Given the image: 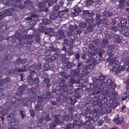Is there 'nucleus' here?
Wrapping results in <instances>:
<instances>
[{
    "label": "nucleus",
    "mask_w": 129,
    "mask_h": 129,
    "mask_svg": "<svg viewBox=\"0 0 129 129\" xmlns=\"http://www.w3.org/2000/svg\"><path fill=\"white\" fill-rule=\"evenodd\" d=\"M74 80L73 78L70 79L69 81L64 85L63 83H59V86L56 88V91L54 92L55 93H57L63 98H66L68 95L72 94L73 91L70 88L72 86Z\"/></svg>",
    "instance_id": "1"
},
{
    "label": "nucleus",
    "mask_w": 129,
    "mask_h": 129,
    "mask_svg": "<svg viewBox=\"0 0 129 129\" xmlns=\"http://www.w3.org/2000/svg\"><path fill=\"white\" fill-rule=\"evenodd\" d=\"M106 75L103 74L101 73L98 77V84H99L101 86L102 89L104 87L103 85L105 79L106 78Z\"/></svg>",
    "instance_id": "2"
},
{
    "label": "nucleus",
    "mask_w": 129,
    "mask_h": 129,
    "mask_svg": "<svg viewBox=\"0 0 129 129\" xmlns=\"http://www.w3.org/2000/svg\"><path fill=\"white\" fill-rule=\"evenodd\" d=\"M73 40L71 38H69L68 40L65 39L64 40V43L67 45L69 48L72 49L73 47Z\"/></svg>",
    "instance_id": "3"
},
{
    "label": "nucleus",
    "mask_w": 129,
    "mask_h": 129,
    "mask_svg": "<svg viewBox=\"0 0 129 129\" xmlns=\"http://www.w3.org/2000/svg\"><path fill=\"white\" fill-rule=\"evenodd\" d=\"M38 6L40 11L45 12H48V8L46 7V5L45 4H44L42 2H39L38 3Z\"/></svg>",
    "instance_id": "4"
},
{
    "label": "nucleus",
    "mask_w": 129,
    "mask_h": 129,
    "mask_svg": "<svg viewBox=\"0 0 129 129\" xmlns=\"http://www.w3.org/2000/svg\"><path fill=\"white\" fill-rule=\"evenodd\" d=\"M41 52L43 54V55L45 56V59L46 61H51V55L50 51L47 50H42Z\"/></svg>",
    "instance_id": "5"
},
{
    "label": "nucleus",
    "mask_w": 129,
    "mask_h": 129,
    "mask_svg": "<svg viewBox=\"0 0 129 129\" xmlns=\"http://www.w3.org/2000/svg\"><path fill=\"white\" fill-rule=\"evenodd\" d=\"M92 105L93 106H97L98 105L100 107H101L103 106L101 99L100 98L97 99H93L92 102Z\"/></svg>",
    "instance_id": "6"
},
{
    "label": "nucleus",
    "mask_w": 129,
    "mask_h": 129,
    "mask_svg": "<svg viewBox=\"0 0 129 129\" xmlns=\"http://www.w3.org/2000/svg\"><path fill=\"white\" fill-rule=\"evenodd\" d=\"M117 93L115 90L110 92L109 96V100L112 101H115L117 99Z\"/></svg>",
    "instance_id": "7"
},
{
    "label": "nucleus",
    "mask_w": 129,
    "mask_h": 129,
    "mask_svg": "<svg viewBox=\"0 0 129 129\" xmlns=\"http://www.w3.org/2000/svg\"><path fill=\"white\" fill-rule=\"evenodd\" d=\"M74 12L72 13V14L74 16L78 15L82 11V10L80 9V8L78 6H76L74 8Z\"/></svg>",
    "instance_id": "8"
},
{
    "label": "nucleus",
    "mask_w": 129,
    "mask_h": 129,
    "mask_svg": "<svg viewBox=\"0 0 129 129\" xmlns=\"http://www.w3.org/2000/svg\"><path fill=\"white\" fill-rule=\"evenodd\" d=\"M122 66L120 65L118 66V67H117L116 66H113L111 70L113 72H115V73L117 74L121 71H123L124 70V69L122 68Z\"/></svg>",
    "instance_id": "9"
},
{
    "label": "nucleus",
    "mask_w": 129,
    "mask_h": 129,
    "mask_svg": "<svg viewBox=\"0 0 129 129\" xmlns=\"http://www.w3.org/2000/svg\"><path fill=\"white\" fill-rule=\"evenodd\" d=\"M117 117L113 120L114 122L117 125H120L123 122L124 119L123 117H119V115L117 114Z\"/></svg>",
    "instance_id": "10"
},
{
    "label": "nucleus",
    "mask_w": 129,
    "mask_h": 129,
    "mask_svg": "<svg viewBox=\"0 0 129 129\" xmlns=\"http://www.w3.org/2000/svg\"><path fill=\"white\" fill-rule=\"evenodd\" d=\"M100 93L99 91H97L96 93H95L96 94L93 93H91L90 94V97L91 98L93 99L100 98L101 97V95L102 94L101 93Z\"/></svg>",
    "instance_id": "11"
},
{
    "label": "nucleus",
    "mask_w": 129,
    "mask_h": 129,
    "mask_svg": "<svg viewBox=\"0 0 129 129\" xmlns=\"http://www.w3.org/2000/svg\"><path fill=\"white\" fill-rule=\"evenodd\" d=\"M106 83L108 86H111V88L112 89H115L116 87V85L113 84V82L111 80H108L107 81Z\"/></svg>",
    "instance_id": "12"
},
{
    "label": "nucleus",
    "mask_w": 129,
    "mask_h": 129,
    "mask_svg": "<svg viewBox=\"0 0 129 129\" xmlns=\"http://www.w3.org/2000/svg\"><path fill=\"white\" fill-rule=\"evenodd\" d=\"M26 62V59H22L21 58H18L16 59L15 61V64L17 65L20 64H24Z\"/></svg>",
    "instance_id": "13"
},
{
    "label": "nucleus",
    "mask_w": 129,
    "mask_h": 129,
    "mask_svg": "<svg viewBox=\"0 0 129 129\" xmlns=\"http://www.w3.org/2000/svg\"><path fill=\"white\" fill-rule=\"evenodd\" d=\"M74 126V124L71 123L66 124V125L63 124L61 126V129H68L70 128L72 129Z\"/></svg>",
    "instance_id": "14"
},
{
    "label": "nucleus",
    "mask_w": 129,
    "mask_h": 129,
    "mask_svg": "<svg viewBox=\"0 0 129 129\" xmlns=\"http://www.w3.org/2000/svg\"><path fill=\"white\" fill-rule=\"evenodd\" d=\"M56 36L58 39H62L63 38H64L65 35L64 34L63 31L61 30H60L58 31Z\"/></svg>",
    "instance_id": "15"
},
{
    "label": "nucleus",
    "mask_w": 129,
    "mask_h": 129,
    "mask_svg": "<svg viewBox=\"0 0 129 129\" xmlns=\"http://www.w3.org/2000/svg\"><path fill=\"white\" fill-rule=\"evenodd\" d=\"M101 17V14L99 13H97L96 14V22L97 24H100L102 22V20L100 18Z\"/></svg>",
    "instance_id": "16"
},
{
    "label": "nucleus",
    "mask_w": 129,
    "mask_h": 129,
    "mask_svg": "<svg viewBox=\"0 0 129 129\" xmlns=\"http://www.w3.org/2000/svg\"><path fill=\"white\" fill-rule=\"evenodd\" d=\"M93 83H95L96 85V87L99 89H102L101 87L100 86V85L98 84V79L96 77L94 78L93 79Z\"/></svg>",
    "instance_id": "17"
},
{
    "label": "nucleus",
    "mask_w": 129,
    "mask_h": 129,
    "mask_svg": "<svg viewBox=\"0 0 129 129\" xmlns=\"http://www.w3.org/2000/svg\"><path fill=\"white\" fill-rule=\"evenodd\" d=\"M117 58L115 57L113 58L108 57L106 59V61L107 62L109 61V64L110 65H113L114 62H115V60Z\"/></svg>",
    "instance_id": "18"
},
{
    "label": "nucleus",
    "mask_w": 129,
    "mask_h": 129,
    "mask_svg": "<svg viewBox=\"0 0 129 129\" xmlns=\"http://www.w3.org/2000/svg\"><path fill=\"white\" fill-rule=\"evenodd\" d=\"M12 10L13 8H9L6 9L4 10L3 11V14H5V16L9 15V14L13 12Z\"/></svg>",
    "instance_id": "19"
},
{
    "label": "nucleus",
    "mask_w": 129,
    "mask_h": 129,
    "mask_svg": "<svg viewBox=\"0 0 129 129\" xmlns=\"http://www.w3.org/2000/svg\"><path fill=\"white\" fill-rule=\"evenodd\" d=\"M36 92V90L35 88L33 87H32L30 88H28L27 91V93L28 94H35Z\"/></svg>",
    "instance_id": "20"
},
{
    "label": "nucleus",
    "mask_w": 129,
    "mask_h": 129,
    "mask_svg": "<svg viewBox=\"0 0 129 129\" xmlns=\"http://www.w3.org/2000/svg\"><path fill=\"white\" fill-rule=\"evenodd\" d=\"M121 38L119 35H117L115 36V38L114 39V41L115 42L117 43H119L121 42Z\"/></svg>",
    "instance_id": "21"
},
{
    "label": "nucleus",
    "mask_w": 129,
    "mask_h": 129,
    "mask_svg": "<svg viewBox=\"0 0 129 129\" xmlns=\"http://www.w3.org/2000/svg\"><path fill=\"white\" fill-rule=\"evenodd\" d=\"M126 23L127 21L125 20H122L119 25V26L120 27H124L125 26Z\"/></svg>",
    "instance_id": "22"
},
{
    "label": "nucleus",
    "mask_w": 129,
    "mask_h": 129,
    "mask_svg": "<svg viewBox=\"0 0 129 129\" xmlns=\"http://www.w3.org/2000/svg\"><path fill=\"white\" fill-rule=\"evenodd\" d=\"M109 43L108 41L106 39H103L102 40V45L103 48H105Z\"/></svg>",
    "instance_id": "23"
},
{
    "label": "nucleus",
    "mask_w": 129,
    "mask_h": 129,
    "mask_svg": "<svg viewBox=\"0 0 129 129\" xmlns=\"http://www.w3.org/2000/svg\"><path fill=\"white\" fill-rule=\"evenodd\" d=\"M71 75L72 77L77 76L78 75L79 73L76 70H74V69H72L71 71Z\"/></svg>",
    "instance_id": "24"
},
{
    "label": "nucleus",
    "mask_w": 129,
    "mask_h": 129,
    "mask_svg": "<svg viewBox=\"0 0 129 129\" xmlns=\"http://www.w3.org/2000/svg\"><path fill=\"white\" fill-rule=\"evenodd\" d=\"M83 15H85L88 16L89 17H91L92 15V13L89 12V11L88 10H83L82 11Z\"/></svg>",
    "instance_id": "25"
},
{
    "label": "nucleus",
    "mask_w": 129,
    "mask_h": 129,
    "mask_svg": "<svg viewBox=\"0 0 129 129\" xmlns=\"http://www.w3.org/2000/svg\"><path fill=\"white\" fill-rule=\"evenodd\" d=\"M75 30L74 31L75 34H80L81 33L82 29L81 27L79 26L76 27V28Z\"/></svg>",
    "instance_id": "26"
},
{
    "label": "nucleus",
    "mask_w": 129,
    "mask_h": 129,
    "mask_svg": "<svg viewBox=\"0 0 129 129\" xmlns=\"http://www.w3.org/2000/svg\"><path fill=\"white\" fill-rule=\"evenodd\" d=\"M12 58V55L10 54H9L7 56H5L4 57V59L6 61L11 60Z\"/></svg>",
    "instance_id": "27"
},
{
    "label": "nucleus",
    "mask_w": 129,
    "mask_h": 129,
    "mask_svg": "<svg viewBox=\"0 0 129 129\" xmlns=\"http://www.w3.org/2000/svg\"><path fill=\"white\" fill-rule=\"evenodd\" d=\"M62 119L64 121H66L67 122H68L71 120V119H69L68 116L67 115L63 116H62Z\"/></svg>",
    "instance_id": "28"
},
{
    "label": "nucleus",
    "mask_w": 129,
    "mask_h": 129,
    "mask_svg": "<svg viewBox=\"0 0 129 129\" xmlns=\"http://www.w3.org/2000/svg\"><path fill=\"white\" fill-rule=\"evenodd\" d=\"M98 118V116L97 115V113H93L91 117V119L94 121H96Z\"/></svg>",
    "instance_id": "29"
},
{
    "label": "nucleus",
    "mask_w": 129,
    "mask_h": 129,
    "mask_svg": "<svg viewBox=\"0 0 129 129\" xmlns=\"http://www.w3.org/2000/svg\"><path fill=\"white\" fill-rule=\"evenodd\" d=\"M75 64L73 63L70 62L69 61L66 65L67 67L69 69H71L72 67L75 66Z\"/></svg>",
    "instance_id": "30"
},
{
    "label": "nucleus",
    "mask_w": 129,
    "mask_h": 129,
    "mask_svg": "<svg viewBox=\"0 0 129 129\" xmlns=\"http://www.w3.org/2000/svg\"><path fill=\"white\" fill-rule=\"evenodd\" d=\"M36 67L34 64H32L29 67V69L30 70V72L31 73L35 74Z\"/></svg>",
    "instance_id": "31"
},
{
    "label": "nucleus",
    "mask_w": 129,
    "mask_h": 129,
    "mask_svg": "<svg viewBox=\"0 0 129 129\" xmlns=\"http://www.w3.org/2000/svg\"><path fill=\"white\" fill-rule=\"evenodd\" d=\"M18 121L16 120H13V122H12L11 124V125L17 127L18 128V127H19V126L18 125Z\"/></svg>",
    "instance_id": "32"
},
{
    "label": "nucleus",
    "mask_w": 129,
    "mask_h": 129,
    "mask_svg": "<svg viewBox=\"0 0 129 129\" xmlns=\"http://www.w3.org/2000/svg\"><path fill=\"white\" fill-rule=\"evenodd\" d=\"M43 24L45 25L48 24L50 23V19H48L47 18H45L42 20Z\"/></svg>",
    "instance_id": "33"
},
{
    "label": "nucleus",
    "mask_w": 129,
    "mask_h": 129,
    "mask_svg": "<svg viewBox=\"0 0 129 129\" xmlns=\"http://www.w3.org/2000/svg\"><path fill=\"white\" fill-rule=\"evenodd\" d=\"M74 97L76 98L79 99L80 97V95L79 93V92L78 90H75L74 91Z\"/></svg>",
    "instance_id": "34"
},
{
    "label": "nucleus",
    "mask_w": 129,
    "mask_h": 129,
    "mask_svg": "<svg viewBox=\"0 0 129 129\" xmlns=\"http://www.w3.org/2000/svg\"><path fill=\"white\" fill-rule=\"evenodd\" d=\"M34 41L31 38V37H29L27 39V40H26V44L27 45H31L32 44L33 42Z\"/></svg>",
    "instance_id": "35"
},
{
    "label": "nucleus",
    "mask_w": 129,
    "mask_h": 129,
    "mask_svg": "<svg viewBox=\"0 0 129 129\" xmlns=\"http://www.w3.org/2000/svg\"><path fill=\"white\" fill-rule=\"evenodd\" d=\"M60 115H55L54 117L55 118H56L54 121L56 124H59L60 123V120L58 119L60 118Z\"/></svg>",
    "instance_id": "36"
},
{
    "label": "nucleus",
    "mask_w": 129,
    "mask_h": 129,
    "mask_svg": "<svg viewBox=\"0 0 129 129\" xmlns=\"http://www.w3.org/2000/svg\"><path fill=\"white\" fill-rule=\"evenodd\" d=\"M2 83L3 84L9 82L10 81V79L8 77H7L3 80H1Z\"/></svg>",
    "instance_id": "37"
},
{
    "label": "nucleus",
    "mask_w": 129,
    "mask_h": 129,
    "mask_svg": "<svg viewBox=\"0 0 129 129\" xmlns=\"http://www.w3.org/2000/svg\"><path fill=\"white\" fill-rule=\"evenodd\" d=\"M57 18V16L54 13L51 14L49 16L50 19L51 20H55Z\"/></svg>",
    "instance_id": "38"
},
{
    "label": "nucleus",
    "mask_w": 129,
    "mask_h": 129,
    "mask_svg": "<svg viewBox=\"0 0 129 129\" xmlns=\"http://www.w3.org/2000/svg\"><path fill=\"white\" fill-rule=\"evenodd\" d=\"M60 7L59 5L55 4L53 5V8L54 10L58 11Z\"/></svg>",
    "instance_id": "39"
},
{
    "label": "nucleus",
    "mask_w": 129,
    "mask_h": 129,
    "mask_svg": "<svg viewBox=\"0 0 129 129\" xmlns=\"http://www.w3.org/2000/svg\"><path fill=\"white\" fill-rule=\"evenodd\" d=\"M49 127L51 129H52L55 127L56 124L55 122L54 121H52L51 122H50L49 124Z\"/></svg>",
    "instance_id": "40"
},
{
    "label": "nucleus",
    "mask_w": 129,
    "mask_h": 129,
    "mask_svg": "<svg viewBox=\"0 0 129 129\" xmlns=\"http://www.w3.org/2000/svg\"><path fill=\"white\" fill-rule=\"evenodd\" d=\"M16 1L15 3L16 4H18V5L17 4V5L18 6H19L20 8L21 9H22L23 8V6L21 4V2L20 0H15Z\"/></svg>",
    "instance_id": "41"
},
{
    "label": "nucleus",
    "mask_w": 129,
    "mask_h": 129,
    "mask_svg": "<svg viewBox=\"0 0 129 129\" xmlns=\"http://www.w3.org/2000/svg\"><path fill=\"white\" fill-rule=\"evenodd\" d=\"M30 37V35H27L26 34L22 36L21 39H20L19 40H18L19 43L20 42L19 41H20V40H22V39L24 40H26L28 39V38H29V37Z\"/></svg>",
    "instance_id": "42"
},
{
    "label": "nucleus",
    "mask_w": 129,
    "mask_h": 129,
    "mask_svg": "<svg viewBox=\"0 0 129 129\" xmlns=\"http://www.w3.org/2000/svg\"><path fill=\"white\" fill-rule=\"evenodd\" d=\"M110 29L112 31L114 32H116L118 30V27L115 26H110Z\"/></svg>",
    "instance_id": "43"
},
{
    "label": "nucleus",
    "mask_w": 129,
    "mask_h": 129,
    "mask_svg": "<svg viewBox=\"0 0 129 129\" xmlns=\"http://www.w3.org/2000/svg\"><path fill=\"white\" fill-rule=\"evenodd\" d=\"M43 97L41 98V96L40 99L38 100L37 104H38L41 105V103H43L44 101H45V98H44L43 96Z\"/></svg>",
    "instance_id": "44"
},
{
    "label": "nucleus",
    "mask_w": 129,
    "mask_h": 129,
    "mask_svg": "<svg viewBox=\"0 0 129 129\" xmlns=\"http://www.w3.org/2000/svg\"><path fill=\"white\" fill-rule=\"evenodd\" d=\"M31 82L33 83L37 84L39 82V79L38 78H37L35 79H33L31 80Z\"/></svg>",
    "instance_id": "45"
},
{
    "label": "nucleus",
    "mask_w": 129,
    "mask_h": 129,
    "mask_svg": "<svg viewBox=\"0 0 129 129\" xmlns=\"http://www.w3.org/2000/svg\"><path fill=\"white\" fill-rule=\"evenodd\" d=\"M12 106L11 104H8L6 107V113L12 108Z\"/></svg>",
    "instance_id": "46"
},
{
    "label": "nucleus",
    "mask_w": 129,
    "mask_h": 129,
    "mask_svg": "<svg viewBox=\"0 0 129 129\" xmlns=\"http://www.w3.org/2000/svg\"><path fill=\"white\" fill-rule=\"evenodd\" d=\"M44 118L42 117V118H40L38 120L39 121V122L40 123H39L37 124V127H39L41 126V123H42L44 121Z\"/></svg>",
    "instance_id": "47"
},
{
    "label": "nucleus",
    "mask_w": 129,
    "mask_h": 129,
    "mask_svg": "<svg viewBox=\"0 0 129 129\" xmlns=\"http://www.w3.org/2000/svg\"><path fill=\"white\" fill-rule=\"evenodd\" d=\"M54 55H55L56 56L53 55L52 56L51 55V61H54L55 60L56 58L57 57V54H54Z\"/></svg>",
    "instance_id": "48"
},
{
    "label": "nucleus",
    "mask_w": 129,
    "mask_h": 129,
    "mask_svg": "<svg viewBox=\"0 0 129 129\" xmlns=\"http://www.w3.org/2000/svg\"><path fill=\"white\" fill-rule=\"evenodd\" d=\"M89 48L92 51H96L97 49L96 48L95 46L93 44H91L89 46Z\"/></svg>",
    "instance_id": "49"
},
{
    "label": "nucleus",
    "mask_w": 129,
    "mask_h": 129,
    "mask_svg": "<svg viewBox=\"0 0 129 129\" xmlns=\"http://www.w3.org/2000/svg\"><path fill=\"white\" fill-rule=\"evenodd\" d=\"M69 61L68 60V59L66 57H64L62 58V62L64 64H66L67 63L69 62Z\"/></svg>",
    "instance_id": "50"
},
{
    "label": "nucleus",
    "mask_w": 129,
    "mask_h": 129,
    "mask_svg": "<svg viewBox=\"0 0 129 129\" xmlns=\"http://www.w3.org/2000/svg\"><path fill=\"white\" fill-rule=\"evenodd\" d=\"M79 27L82 28H85L87 26V25L85 23L82 22H81L79 24Z\"/></svg>",
    "instance_id": "51"
},
{
    "label": "nucleus",
    "mask_w": 129,
    "mask_h": 129,
    "mask_svg": "<svg viewBox=\"0 0 129 129\" xmlns=\"http://www.w3.org/2000/svg\"><path fill=\"white\" fill-rule=\"evenodd\" d=\"M93 1L92 0L86 1V6H90L92 4Z\"/></svg>",
    "instance_id": "52"
},
{
    "label": "nucleus",
    "mask_w": 129,
    "mask_h": 129,
    "mask_svg": "<svg viewBox=\"0 0 129 129\" xmlns=\"http://www.w3.org/2000/svg\"><path fill=\"white\" fill-rule=\"evenodd\" d=\"M86 29L88 31L91 32L93 29V28L92 26L89 25L86 28Z\"/></svg>",
    "instance_id": "53"
},
{
    "label": "nucleus",
    "mask_w": 129,
    "mask_h": 129,
    "mask_svg": "<svg viewBox=\"0 0 129 129\" xmlns=\"http://www.w3.org/2000/svg\"><path fill=\"white\" fill-rule=\"evenodd\" d=\"M105 16L107 17H109L112 16L113 15L112 12L110 11L106 12L105 14Z\"/></svg>",
    "instance_id": "54"
},
{
    "label": "nucleus",
    "mask_w": 129,
    "mask_h": 129,
    "mask_svg": "<svg viewBox=\"0 0 129 129\" xmlns=\"http://www.w3.org/2000/svg\"><path fill=\"white\" fill-rule=\"evenodd\" d=\"M76 27H77V25L76 24H75V26H73L71 25L69 26V28L72 31H74V30L76 29Z\"/></svg>",
    "instance_id": "55"
},
{
    "label": "nucleus",
    "mask_w": 129,
    "mask_h": 129,
    "mask_svg": "<svg viewBox=\"0 0 129 129\" xmlns=\"http://www.w3.org/2000/svg\"><path fill=\"white\" fill-rule=\"evenodd\" d=\"M30 104V101H27L25 102L23 104V105L24 106H29Z\"/></svg>",
    "instance_id": "56"
},
{
    "label": "nucleus",
    "mask_w": 129,
    "mask_h": 129,
    "mask_svg": "<svg viewBox=\"0 0 129 129\" xmlns=\"http://www.w3.org/2000/svg\"><path fill=\"white\" fill-rule=\"evenodd\" d=\"M100 40L98 39H95L94 41V44L98 46L100 44Z\"/></svg>",
    "instance_id": "57"
},
{
    "label": "nucleus",
    "mask_w": 129,
    "mask_h": 129,
    "mask_svg": "<svg viewBox=\"0 0 129 129\" xmlns=\"http://www.w3.org/2000/svg\"><path fill=\"white\" fill-rule=\"evenodd\" d=\"M20 114L21 115V116L22 117V119H24V117L25 116V113L24 112L23 110H20Z\"/></svg>",
    "instance_id": "58"
},
{
    "label": "nucleus",
    "mask_w": 129,
    "mask_h": 129,
    "mask_svg": "<svg viewBox=\"0 0 129 129\" xmlns=\"http://www.w3.org/2000/svg\"><path fill=\"white\" fill-rule=\"evenodd\" d=\"M40 33V31L39 30V29H36L34 30V34L35 36L39 35Z\"/></svg>",
    "instance_id": "59"
},
{
    "label": "nucleus",
    "mask_w": 129,
    "mask_h": 129,
    "mask_svg": "<svg viewBox=\"0 0 129 129\" xmlns=\"http://www.w3.org/2000/svg\"><path fill=\"white\" fill-rule=\"evenodd\" d=\"M31 74L30 75H29L27 77V79L29 80H31H31L33 79V76L35 74L31 73Z\"/></svg>",
    "instance_id": "60"
},
{
    "label": "nucleus",
    "mask_w": 129,
    "mask_h": 129,
    "mask_svg": "<svg viewBox=\"0 0 129 129\" xmlns=\"http://www.w3.org/2000/svg\"><path fill=\"white\" fill-rule=\"evenodd\" d=\"M23 91H21V90H17L16 92V95H21L23 93Z\"/></svg>",
    "instance_id": "61"
},
{
    "label": "nucleus",
    "mask_w": 129,
    "mask_h": 129,
    "mask_svg": "<svg viewBox=\"0 0 129 129\" xmlns=\"http://www.w3.org/2000/svg\"><path fill=\"white\" fill-rule=\"evenodd\" d=\"M60 75L62 76V77L64 78H66V73L64 72H61L60 73Z\"/></svg>",
    "instance_id": "62"
},
{
    "label": "nucleus",
    "mask_w": 129,
    "mask_h": 129,
    "mask_svg": "<svg viewBox=\"0 0 129 129\" xmlns=\"http://www.w3.org/2000/svg\"><path fill=\"white\" fill-rule=\"evenodd\" d=\"M88 88L87 86L86 85H83L81 87L82 89L84 91L87 90Z\"/></svg>",
    "instance_id": "63"
},
{
    "label": "nucleus",
    "mask_w": 129,
    "mask_h": 129,
    "mask_svg": "<svg viewBox=\"0 0 129 129\" xmlns=\"http://www.w3.org/2000/svg\"><path fill=\"white\" fill-rule=\"evenodd\" d=\"M31 116L34 117L35 115L34 111L33 110H30L29 111Z\"/></svg>",
    "instance_id": "64"
}]
</instances>
